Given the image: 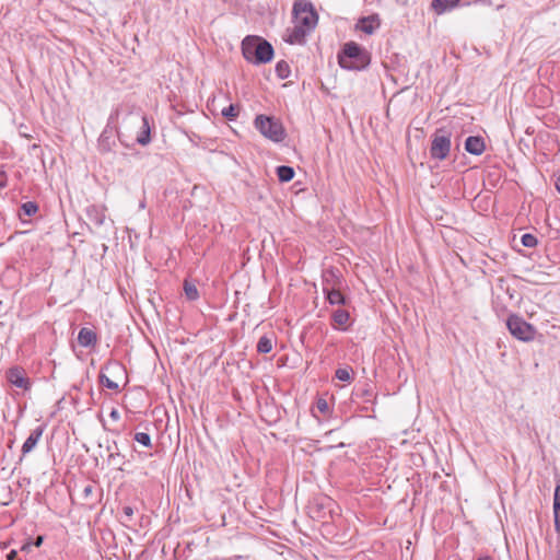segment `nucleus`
<instances>
[{"label": "nucleus", "instance_id": "obj_21", "mask_svg": "<svg viewBox=\"0 0 560 560\" xmlns=\"http://www.w3.org/2000/svg\"><path fill=\"white\" fill-rule=\"evenodd\" d=\"M184 292L189 301H196L199 298V292L195 283L189 280L184 281Z\"/></svg>", "mask_w": 560, "mask_h": 560}, {"label": "nucleus", "instance_id": "obj_5", "mask_svg": "<svg viewBox=\"0 0 560 560\" xmlns=\"http://www.w3.org/2000/svg\"><path fill=\"white\" fill-rule=\"evenodd\" d=\"M506 326L510 334L521 341H532L536 336L535 327L516 314H511L508 317Z\"/></svg>", "mask_w": 560, "mask_h": 560}, {"label": "nucleus", "instance_id": "obj_24", "mask_svg": "<svg viewBox=\"0 0 560 560\" xmlns=\"http://www.w3.org/2000/svg\"><path fill=\"white\" fill-rule=\"evenodd\" d=\"M240 107L237 105L231 104L228 107L222 109V116L229 120H233L238 116Z\"/></svg>", "mask_w": 560, "mask_h": 560}, {"label": "nucleus", "instance_id": "obj_32", "mask_svg": "<svg viewBox=\"0 0 560 560\" xmlns=\"http://www.w3.org/2000/svg\"><path fill=\"white\" fill-rule=\"evenodd\" d=\"M316 407H317L318 411H320L324 415L329 411L328 402L323 398L317 400Z\"/></svg>", "mask_w": 560, "mask_h": 560}, {"label": "nucleus", "instance_id": "obj_6", "mask_svg": "<svg viewBox=\"0 0 560 560\" xmlns=\"http://www.w3.org/2000/svg\"><path fill=\"white\" fill-rule=\"evenodd\" d=\"M451 151V137L438 131L432 139L430 153L433 159L445 160Z\"/></svg>", "mask_w": 560, "mask_h": 560}, {"label": "nucleus", "instance_id": "obj_42", "mask_svg": "<svg viewBox=\"0 0 560 560\" xmlns=\"http://www.w3.org/2000/svg\"><path fill=\"white\" fill-rule=\"evenodd\" d=\"M556 187H557V190L559 191L560 194V175L558 176L557 180H556Z\"/></svg>", "mask_w": 560, "mask_h": 560}, {"label": "nucleus", "instance_id": "obj_39", "mask_svg": "<svg viewBox=\"0 0 560 560\" xmlns=\"http://www.w3.org/2000/svg\"><path fill=\"white\" fill-rule=\"evenodd\" d=\"M16 551L15 550H11L8 555H7V560H14L16 558Z\"/></svg>", "mask_w": 560, "mask_h": 560}, {"label": "nucleus", "instance_id": "obj_25", "mask_svg": "<svg viewBox=\"0 0 560 560\" xmlns=\"http://www.w3.org/2000/svg\"><path fill=\"white\" fill-rule=\"evenodd\" d=\"M21 211L24 215L32 217L38 211V206L36 202L27 201L21 206Z\"/></svg>", "mask_w": 560, "mask_h": 560}, {"label": "nucleus", "instance_id": "obj_19", "mask_svg": "<svg viewBox=\"0 0 560 560\" xmlns=\"http://www.w3.org/2000/svg\"><path fill=\"white\" fill-rule=\"evenodd\" d=\"M376 19L374 16L362 18L358 23V28H360L365 34H372L375 31V27L378 24H374Z\"/></svg>", "mask_w": 560, "mask_h": 560}, {"label": "nucleus", "instance_id": "obj_9", "mask_svg": "<svg viewBox=\"0 0 560 560\" xmlns=\"http://www.w3.org/2000/svg\"><path fill=\"white\" fill-rule=\"evenodd\" d=\"M114 133V129L107 125L97 140V148L101 153H108L114 149L116 145Z\"/></svg>", "mask_w": 560, "mask_h": 560}, {"label": "nucleus", "instance_id": "obj_7", "mask_svg": "<svg viewBox=\"0 0 560 560\" xmlns=\"http://www.w3.org/2000/svg\"><path fill=\"white\" fill-rule=\"evenodd\" d=\"M8 382L23 390H28L31 388V381L26 376L25 371L20 366H13L7 372Z\"/></svg>", "mask_w": 560, "mask_h": 560}, {"label": "nucleus", "instance_id": "obj_18", "mask_svg": "<svg viewBox=\"0 0 560 560\" xmlns=\"http://www.w3.org/2000/svg\"><path fill=\"white\" fill-rule=\"evenodd\" d=\"M340 289L341 288L330 289L328 292H324L329 304H331V305H346L347 304V299L340 292Z\"/></svg>", "mask_w": 560, "mask_h": 560}, {"label": "nucleus", "instance_id": "obj_20", "mask_svg": "<svg viewBox=\"0 0 560 560\" xmlns=\"http://www.w3.org/2000/svg\"><path fill=\"white\" fill-rule=\"evenodd\" d=\"M277 175L281 183H288L294 177V170L291 166L281 165L277 167Z\"/></svg>", "mask_w": 560, "mask_h": 560}, {"label": "nucleus", "instance_id": "obj_28", "mask_svg": "<svg viewBox=\"0 0 560 560\" xmlns=\"http://www.w3.org/2000/svg\"><path fill=\"white\" fill-rule=\"evenodd\" d=\"M135 440L145 447H151V436L145 432H138L135 434Z\"/></svg>", "mask_w": 560, "mask_h": 560}, {"label": "nucleus", "instance_id": "obj_10", "mask_svg": "<svg viewBox=\"0 0 560 560\" xmlns=\"http://www.w3.org/2000/svg\"><path fill=\"white\" fill-rule=\"evenodd\" d=\"M323 293L330 289L341 288L342 280L339 273L334 269H327L323 272Z\"/></svg>", "mask_w": 560, "mask_h": 560}, {"label": "nucleus", "instance_id": "obj_29", "mask_svg": "<svg viewBox=\"0 0 560 560\" xmlns=\"http://www.w3.org/2000/svg\"><path fill=\"white\" fill-rule=\"evenodd\" d=\"M521 242L525 247L529 248L535 247L538 243L537 237L529 233L524 234L521 238Z\"/></svg>", "mask_w": 560, "mask_h": 560}, {"label": "nucleus", "instance_id": "obj_41", "mask_svg": "<svg viewBox=\"0 0 560 560\" xmlns=\"http://www.w3.org/2000/svg\"><path fill=\"white\" fill-rule=\"evenodd\" d=\"M31 548H32V544H25V545L22 546L21 550L22 551H28Z\"/></svg>", "mask_w": 560, "mask_h": 560}, {"label": "nucleus", "instance_id": "obj_40", "mask_svg": "<svg viewBox=\"0 0 560 560\" xmlns=\"http://www.w3.org/2000/svg\"><path fill=\"white\" fill-rule=\"evenodd\" d=\"M106 370L114 369V370H120V366L117 363L108 364L105 366Z\"/></svg>", "mask_w": 560, "mask_h": 560}, {"label": "nucleus", "instance_id": "obj_23", "mask_svg": "<svg viewBox=\"0 0 560 560\" xmlns=\"http://www.w3.org/2000/svg\"><path fill=\"white\" fill-rule=\"evenodd\" d=\"M276 73L280 79L289 78V75L291 73V69H290V66L288 65V62L284 60L278 61L276 65Z\"/></svg>", "mask_w": 560, "mask_h": 560}, {"label": "nucleus", "instance_id": "obj_33", "mask_svg": "<svg viewBox=\"0 0 560 560\" xmlns=\"http://www.w3.org/2000/svg\"><path fill=\"white\" fill-rule=\"evenodd\" d=\"M504 283H505L504 280L500 279L498 288L501 290H504L505 294L508 295V298L510 300H514V291L511 292L509 287H504Z\"/></svg>", "mask_w": 560, "mask_h": 560}, {"label": "nucleus", "instance_id": "obj_8", "mask_svg": "<svg viewBox=\"0 0 560 560\" xmlns=\"http://www.w3.org/2000/svg\"><path fill=\"white\" fill-rule=\"evenodd\" d=\"M311 34V31H306L303 26L294 23L293 27L287 28L284 34V40L292 45H302L305 43V38Z\"/></svg>", "mask_w": 560, "mask_h": 560}, {"label": "nucleus", "instance_id": "obj_37", "mask_svg": "<svg viewBox=\"0 0 560 560\" xmlns=\"http://www.w3.org/2000/svg\"><path fill=\"white\" fill-rule=\"evenodd\" d=\"M109 417H110L113 420L117 421V420H119V418H120V413H119V411H118L117 409H115V408H114V409H112V411H110V413H109Z\"/></svg>", "mask_w": 560, "mask_h": 560}, {"label": "nucleus", "instance_id": "obj_17", "mask_svg": "<svg viewBox=\"0 0 560 560\" xmlns=\"http://www.w3.org/2000/svg\"><path fill=\"white\" fill-rule=\"evenodd\" d=\"M349 319H350V314L346 310L339 308L332 313V322H334L335 326L340 329L347 328Z\"/></svg>", "mask_w": 560, "mask_h": 560}, {"label": "nucleus", "instance_id": "obj_2", "mask_svg": "<svg viewBox=\"0 0 560 560\" xmlns=\"http://www.w3.org/2000/svg\"><path fill=\"white\" fill-rule=\"evenodd\" d=\"M338 62L343 69L360 70L368 65V57L357 43L349 42L338 54Z\"/></svg>", "mask_w": 560, "mask_h": 560}, {"label": "nucleus", "instance_id": "obj_16", "mask_svg": "<svg viewBox=\"0 0 560 560\" xmlns=\"http://www.w3.org/2000/svg\"><path fill=\"white\" fill-rule=\"evenodd\" d=\"M460 0H432L431 7L436 14H443L458 5Z\"/></svg>", "mask_w": 560, "mask_h": 560}, {"label": "nucleus", "instance_id": "obj_31", "mask_svg": "<svg viewBox=\"0 0 560 560\" xmlns=\"http://www.w3.org/2000/svg\"><path fill=\"white\" fill-rule=\"evenodd\" d=\"M553 511L560 512V483L556 486L553 494Z\"/></svg>", "mask_w": 560, "mask_h": 560}, {"label": "nucleus", "instance_id": "obj_11", "mask_svg": "<svg viewBox=\"0 0 560 560\" xmlns=\"http://www.w3.org/2000/svg\"><path fill=\"white\" fill-rule=\"evenodd\" d=\"M105 207L102 206H90L86 209L88 219L96 226H102L106 221Z\"/></svg>", "mask_w": 560, "mask_h": 560}, {"label": "nucleus", "instance_id": "obj_35", "mask_svg": "<svg viewBox=\"0 0 560 560\" xmlns=\"http://www.w3.org/2000/svg\"><path fill=\"white\" fill-rule=\"evenodd\" d=\"M7 187V175L5 172L0 170V188Z\"/></svg>", "mask_w": 560, "mask_h": 560}, {"label": "nucleus", "instance_id": "obj_3", "mask_svg": "<svg viewBox=\"0 0 560 560\" xmlns=\"http://www.w3.org/2000/svg\"><path fill=\"white\" fill-rule=\"evenodd\" d=\"M255 128L267 139L273 142H281L285 138V131L280 120L258 115L254 120Z\"/></svg>", "mask_w": 560, "mask_h": 560}, {"label": "nucleus", "instance_id": "obj_15", "mask_svg": "<svg viewBox=\"0 0 560 560\" xmlns=\"http://www.w3.org/2000/svg\"><path fill=\"white\" fill-rule=\"evenodd\" d=\"M96 340V334L92 329L86 327L80 329L78 335V342L80 346L88 348L94 346Z\"/></svg>", "mask_w": 560, "mask_h": 560}, {"label": "nucleus", "instance_id": "obj_1", "mask_svg": "<svg viewBox=\"0 0 560 560\" xmlns=\"http://www.w3.org/2000/svg\"><path fill=\"white\" fill-rule=\"evenodd\" d=\"M243 57L255 65L267 63L273 58V47L259 36L248 35L242 42Z\"/></svg>", "mask_w": 560, "mask_h": 560}, {"label": "nucleus", "instance_id": "obj_27", "mask_svg": "<svg viewBox=\"0 0 560 560\" xmlns=\"http://www.w3.org/2000/svg\"><path fill=\"white\" fill-rule=\"evenodd\" d=\"M100 383L105 386L106 388L113 389V390H119L118 383L112 381L106 374L101 372L100 374Z\"/></svg>", "mask_w": 560, "mask_h": 560}, {"label": "nucleus", "instance_id": "obj_12", "mask_svg": "<svg viewBox=\"0 0 560 560\" xmlns=\"http://www.w3.org/2000/svg\"><path fill=\"white\" fill-rule=\"evenodd\" d=\"M44 433V427L39 425L36 429H34L24 444L22 445V455H26L31 453L35 446L37 445L38 441L40 440L42 435Z\"/></svg>", "mask_w": 560, "mask_h": 560}, {"label": "nucleus", "instance_id": "obj_22", "mask_svg": "<svg viewBox=\"0 0 560 560\" xmlns=\"http://www.w3.org/2000/svg\"><path fill=\"white\" fill-rule=\"evenodd\" d=\"M272 346H273L272 339L270 337L262 336L258 340L257 351L259 353H269L272 350Z\"/></svg>", "mask_w": 560, "mask_h": 560}, {"label": "nucleus", "instance_id": "obj_36", "mask_svg": "<svg viewBox=\"0 0 560 560\" xmlns=\"http://www.w3.org/2000/svg\"><path fill=\"white\" fill-rule=\"evenodd\" d=\"M93 490H94V487L92 485L85 486L83 489L84 497L89 498L92 494Z\"/></svg>", "mask_w": 560, "mask_h": 560}, {"label": "nucleus", "instance_id": "obj_43", "mask_svg": "<svg viewBox=\"0 0 560 560\" xmlns=\"http://www.w3.org/2000/svg\"><path fill=\"white\" fill-rule=\"evenodd\" d=\"M477 560H492L489 556L479 557Z\"/></svg>", "mask_w": 560, "mask_h": 560}, {"label": "nucleus", "instance_id": "obj_38", "mask_svg": "<svg viewBox=\"0 0 560 560\" xmlns=\"http://www.w3.org/2000/svg\"><path fill=\"white\" fill-rule=\"evenodd\" d=\"M43 544V537L38 536L35 541L32 544V547H39Z\"/></svg>", "mask_w": 560, "mask_h": 560}, {"label": "nucleus", "instance_id": "obj_34", "mask_svg": "<svg viewBox=\"0 0 560 560\" xmlns=\"http://www.w3.org/2000/svg\"><path fill=\"white\" fill-rule=\"evenodd\" d=\"M553 518H555V529L558 534H560V512L553 511Z\"/></svg>", "mask_w": 560, "mask_h": 560}, {"label": "nucleus", "instance_id": "obj_4", "mask_svg": "<svg viewBox=\"0 0 560 560\" xmlns=\"http://www.w3.org/2000/svg\"><path fill=\"white\" fill-rule=\"evenodd\" d=\"M294 23L306 31H313L318 22V15L313 4L306 0H298L293 5Z\"/></svg>", "mask_w": 560, "mask_h": 560}, {"label": "nucleus", "instance_id": "obj_14", "mask_svg": "<svg viewBox=\"0 0 560 560\" xmlns=\"http://www.w3.org/2000/svg\"><path fill=\"white\" fill-rule=\"evenodd\" d=\"M141 127L137 135V142L141 145H147L151 142V127L147 116L141 117Z\"/></svg>", "mask_w": 560, "mask_h": 560}, {"label": "nucleus", "instance_id": "obj_30", "mask_svg": "<svg viewBox=\"0 0 560 560\" xmlns=\"http://www.w3.org/2000/svg\"><path fill=\"white\" fill-rule=\"evenodd\" d=\"M132 515H133V509L131 506H124L121 523L124 525H126L129 521H131Z\"/></svg>", "mask_w": 560, "mask_h": 560}, {"label": "nucleus", "instance_id": "obj_13", "mask_svg": "<svg viewBox=\"0 0 560 560\" xmlns=\"http://www.w3.org/2000/svg\"><path fill=\"white\" fill-rule=\"evenodd\" d=\"M485 148V141L481 137L470 136L465 141V149L470 154L480 155Z\"/></svg>", "mask_w": 560, "mask_h": 560}, {"label": "nucleus", "instance_id": "obj_26", "mask_svg": "<svg viewBox=\"0 0 560 560\" xmlns=\"http://www.w3.org/2000/svg\"><path fill=\"white\" fill-rule=\"evenodd\" d=\"M352 369L350 368H340L336 371V377L342 382H350L352 380Z\"/></svg>", "mask_w": 560, "mask_h": 560}]
</instances>
